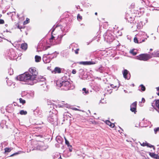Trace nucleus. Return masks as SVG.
I'll return each mask as SVG.
<instances>
[{
    "label": "nucleus",
    "mask_w": 159,
    "mask_h": 159,
    "mask_svg": "<svg viewBox=\"0 0 159 159\" xmlns=\"http://www.w3.org/2000/svg\"><path fill=\"white\" fill-rule=\"evenodd\" d=\"M29 71L30 74L26 73L18 76L16 77V79L19 81L28 82L29 84L31 85L41 81L43 83L42 84H40L41 86H43L44 88L47 87V86L44 81L45 78L41 77L38 78L37 79V76L38 74V72L35 67H31L29 69Z\"/></svg>",
    "instance_id": "1"
},
{
    "label": "nucleus",
    "mask_w": 159,
    "mask_h": 159,
    "mask_svg": "<svg viewBox=\"0 0 159 159\" xmlns=\"http://www.w3.org/2000/svg\"><path fill=\"white\" fill-rule=\"evenodd\" d=\"M66 77H63L61 80L57 81L56 84L59 87H61V89L65 90H68L72 89L74 88V87L71 83L68 80H65Z\"/></svg>",
    "instance_id": "2"
},
{
    "label": "nucleus",
    "mask_w": 159,
    "mask_h": 159,
    "mask_svg": "<svg viewBox=\"0 0 159 159\" xmlns=\"http://www.w3.org/2000/svg\"><path fill=\"white\" fill-rule=\"evenodd\" d=\"M61 26L57 25H54L51 29V37L49 39V44L51 45H55L60 43V41H58V38L59 36H55V34L54 32L55 30H57L61 29Z\"/></svg>",
    "instance_id": "3"
},
{
    "label": "nucleus",
    "mask_w": 159,
    "mask_h": 159,
    "mask_svg": "<svg viewBox=\"0 0 159 159\" xmlns=\"http://www.w3.org/2000/svg\"><path fill=\"white\" fill-rule=\"evenodd\" d=\"M104 39L107 42H112L114 39V37L110 33L109 31H107L104 35Z\"/></svg>",
    "instance_id": "4"
},
{
    "label": "nucleus",
    "mask_w": 159,
    "mask_h": 159,
    "mask_svg": "<svg viewBox=\"0 0 159 159\" xmlns=\"http://www.w3.org/2000/svg\"><path fill=\"white\" fill-rule=\"evenodd\" d=\"M152 56L149 54H142L137 57L136 59L140 60L147 61Z\"/></svg>",
    "instance_id": "5"
},
{
    "label": "nucleus",
    "mask_w": 159,
    "mask_h": 159,
    "mask_svg": "<svg viewBox=\"0 0 159 159\" xmlns=\"http://www.w3.org/2000/svg\"><path fill=\"white\" fill-rule=\"evenodd\" d=\"M144 32H140L138 34L136 35V37L134 38V42L136 43H140L145 41L144 39H141L139 37L141 36H143L142 35H144Z\"/></svg>",
    "instance_id": "6"
},
{
    "label": "nucleus",
    "mask_w": 159,
    "mask_h": 159,
    "mask_svg": "<svg viewBox=\"0 0 159 159\" xmlns=\"http://www.w3.org/2000/svg\"><path fill=\"white\" fill-rule=\"evenodd\" d=\"M47 114L48 116V120L52 124L53 123L54 120V117L56 116L51 111L48 112Z\"/></svg>",
    "instance_id": "7"
},
{
    "label": "nucleus",
    "mask_w": 159,
    "mask_h": 159,
    "mask_svg": "<svg viewBox=\"0 0 159 159\" xmlns=\"http://www.w3.org/2000/svg\"><path fill=\"white\" fill-rule=\"evenodd\" d=\"M8 55L11 59H15L17 56L16 53L13 49L10 50Z\"/></svg>",
    "instance_id": "8"
},
{
    "label": "nucleus",
    "mask_w": 159,
    "mask_h": 159,
    "mask_svg": "<svg viewBox=\"0 0 159 159\" xmlns=\"http://www.w3.org/2000/svg\"><path fill=\"white\" fill-rule=\"evenodd\" d=\"M48 148L47 145H45L43 143L39 144L37 147V149L41 151L45 150Z\"/></svg>",
    "instance_id": "9"
},
{
    "label": "nucleus",
    "mask_w": 159,
    "mask_h": 159,
    "mask_svg": "<svg viewBox=\"0 0 159 159\" xmlns=\"http://www.w3.org/2000/svg\"><path fill=\"white\" fill-rule=\"evenodd\" d=\"M50 54H51V53H48L47 54L43 55V60L44 63H47L50 62L51 59L50 57H48V56Z\"/></svg>",
    "instance_id": "10"
},
{
    "label": "nucleus",
    "mask_w": 159,
    "mask_h": 159,
    "mask_svg": "<svg viewBox=\"0 0 159 159\" xmlns=\"http://www.w3.org/2000/svg\"><path fill=\"white\" fill-rule=\"evenodd\" d=\"M97 63L96 61H82L80 62V63L84 65H91L95 64Z\"/></svg>",
    "instance_id": "11"
},
{
    "label": "nucleus",
    "mask_w": 159,
    "mask_h": 159,
    "mask_svg": "<svg viewBox=\"0 0 159 159\" xmlns=\"http://www.w3.org/2000/svg\"><path fill=\"white\" fill-rule=\"evenodd\" d=\"M137 102H133L130 106V110L133 112H136Z\"/></svg>",
    "instance_id": "12"
},
{
    "label": "nucleus",
    "mask_w": 159,
    "mask_h": 159,
    "mask_svg": "<svg viewBox=\"0 0 159 159\" xmlns=\"http://www.w3.org/2000/svg\"><path fill=\"white\" fill-rule=\"evenodd\" d=\"M128 71L127 70H125L123 72V76L125 78L128 80L129 79L130 77V75L129 74L128 75Z\"/></svg>",
    "instance_id": "13"
},
{
    "label": "nucleus",
    "mask_w": 159,
    "mask_h": 159,
    "mask_svg": "<svg viewBox=\"0 0 159 159\" xmlns=\"http://www.w3.org/2000/svg\"><path fill=\"white\" fill-rule=\"evenodd\" d=\"M26 96L29 99L32 98L34 96V92L33 91L29 92L27 93Z\"/></svg>",
    "instance_id": "14"
},
{
    "label": "nucleus",
    "mask_w": 159,
    "mask_h": 159,
    "mask_svg": "<svg viewBox=\"0 0 159 159\" xmlns=\"http://www.w3.org/2000/svg\"><path fill=\"white\" fill-rule=\"evenodd\" d=\"M149 154L151 157L153 158L156 159H159V156L155 154L154 153L150 152Z\"/></svg>",
    "instance_id": "15"
},
{
    "label": "nucleus",
    "mask_w": 159,
    "mask_h": 159,
    "mask_svg": "<svg viewBox=\"0 0 159 159\" xmlns=\"http://www.w3.org/2000/svg\"><path fill=\"white\" fill-rule=\"evenodd\" d=\"M143 24L142 22L140 21L137 23V25L136 26L137 28L138 29H140L143 26Z\"/></svg>",
    "instance_id": "16"
},
{
    "label": "nucleus",
    "mask_w": 159,
    "mask_h": 159,
    "mask_svg": "<svg viewBox=\"0 0 159 159\" xmlns=\"http://www.w3.org/2000/svg\"><path fill=\"white\" fill-rule=\"evenodd\" d=\"M21 48L22 49L25 50L27 48V44L26 43H22L21 45Z\"/></svg>",
    "instance_id": "17"
},
{
    "label": "nucleus",
    "mask_w": 159,
    "mask_h": 159,
    "mask_svg": "<svg viewBox=\"0 0 159 159\" xmlns=\"http://www.w3.org/2000/svg\"><path fill=\"white\" fill-rule=\"evenodd\" d=\"M106 124L107 125H109L110 126L111 128H114L115 126L114 124L113 123H111L110 121L108 120H107L106 121Z\"/></svg>",
    "instance_id": "18"
},
{
    "label": "nucleus",
    "mask_w": 159,
    "mask_h": 159,
    "mask_svg": "<svg viewBox=\"0 0 159 159\" xmlns=\"http://www.w3.org/2000/svg\"><path fill=\"white\" fill-rule=\"evenodd\" d=\"M56 139L57 141L59 143H61L63 141L62 138L59 136H57Z\"/></svg>",
    "instance_id": "19"
},
{
    "label": "nucleus",
    "mask_w": 159,
    "mask_h": 159,
    "mask_svg": "<svg viewBox=\"0 0 159 159\" xmlns=\"http://www.w3.org/2000/svg\"><path fill=\"white\" fill-rule=\"evenodd\" d=\"M54 71L55 73H60L61 72V69L59 67H56L54 70Z\"/></svg>",
    "instance_id": "20"
},
{
    "label": "nucleus",
    "mask_w": 159,
    "mask_h": 159,
    "mask_svg": "<svg viewBox=\"0 0 159 159\" xmlns=\"http://www.w3.org/2000/svg\"><path fill=\"white\" fill-rule=\"evenodd\" d=\"M35 61L36 62H39L40 61L41 57L40 56L36 55L35 57Z\"/></svg>",
    "instance_id": "21"
},
{
    "label": "nucleus",
    "mask_w": 159,
    "mask_h": 159,
    "mask_svg": "<svg viewBox=\"0 0 159 159\" xmlns=\"http://www.w3.org/2000/svg\"><path fill=\"white\" fill-rule=\"evenodd\" d=\"M82 91L84 95H87L89 93V91L86 90L85 88H83L82 89Z\"/></svg>",
    "instance_id": "22"
},
{
    "label": "nucleus",
    "mask_w": 159,
    "mask_h": 159,
    "mask_svg": "<svg viewBox=\"0 0 159 159\" xmlns=\"http://www.w3.org/2000/svg\"><path fill=\"white\" fill-rule=\"evenodd\" d=\"M141 88V89H139L140 91L141 90L142 91H144L145 90V87L143 84H141L140 85L139 87V88Z\"/></svg>",
    "instance_id": "23"
},
{
    "label": "nucleus",
    "mask_w": 159,
    "mask_h": 159,
    "mask_svg": "<svg viewBox=\"0 0 159 159\" xmlns=\"http://www.w3.org/2000/svg\"><path fill=\"white\" fill-rule=\"evenodd\" d=\"M156 107L158 108L157 111L159 113V100H157L156 102Z\"/></svg>",
    "instance_id": "24"
},
{
    "label": "nucleus",
    "mask_w": 159,
    "mask_h": 159,
    "mask_svg": "<svg viewBox=\"0 0 159 159\" xmlns=\"http://www.w3.org/2000/svg\"><path fill=\"white\" fill-rule=\"evenodd\" d=\"M19 113L21 115H25L27 114V112L26 111L22 110L20 111Z\"/></svg>",
    "instance_id": "25"
},
{
    "label": "nucleus",
    "mask_w": 159,
    "mask_h": 159,
    "mask_svg": "<svg viewBox=\"0 0 159 159\" xmlns=\"http://www.w3.org/2000/svg\"><path fill=\"white\" fill-rule=\"evenodd\" d=\"M58 106L60 107H68V104L65 103H63L62 104H59Z\"/></svg>",
    "instance_id": "26"
},
{
    "label": "nucleus",
    "mask_w": 159,
    "mask_h": 159,
    "mask_svg": "<svg viewBox=\"0 0 159 159\" xmlns=\"http://www.w3.org/2000/svg\"><path fill=\"white\" fill-rule=\"evenodd\" d=\"M126 19L129 21H130V22L131 23L132 22V21H133L134 19V18H132L131 17H127Z\"/></svg>",
    "instance_id": "27"
},
{
    "label": "nucleus",
    "mask_w": 159,
    "mask_h": 159,
    "mask_svg": "<svg viewBox=\"0 0 159 159\" xmlns=\"http://www.w3.org/2000/svg\"><path fill=\"white\" fill-rule=\"evenodd\" d=\"M11 149L8 148H5V152H11Z\"/></svg>",
    "instance_id": "28"
},
{
    "label": "nucleus",
    "mask_w": 159,
    "mask_h": 159,
    "mask_svg": "<svg viewBox=\"0 0 159 159\" xmlns=\"http://www.w3.org/2000/svg\"><path fill=\"white\" fill-rule=\"evenodd\" d=\"M19 100L20 102L22 104H25V100L21 98H20L19 99Z\"/></svg>",
    "instance_id": "29"
},
{
    "label": "nucleus",
    "mask_w": 159,
    "mask_h": 159,
    "mask_svg": "<svg viewBox=\"0 0 159 159\" xmlns=\"http://www.w3.org/2000/svg\"><path fill=\"white\" fill-rule=\"evenodd\" d=\"M130 53L134 56L135 55L137 54L136 52H134L133 50H130Z\"/></svg>",
    "instance_id": "30"
},
{
    "label": "nucleus",
    "mask_w": 159,
    "mask_h": 159,
    "mask_svg": "<svg viewBox=\"0 0 159 159\" xmlns=\"http://www.w3.org/2000/svg\"><path fill=\"white\" fill-rule=\"evenodd\" d=\"M63 36V35H58L57 36H59L58 38V41H60V43H61L62 39Z\"/></svg>",
    "instance_id": "31"
},
{
    "label": "nucleus",
    "mask_w": 159,
    "mask_h": 159,
    "mask_svg": "<svg viewBox=\"0 0 159 159\" xmlns=\"http://www.w3.org/2000/svg\"><path fill=\"white\" fill-rule=\"evenodd\" d=\"M8 73L10 75H11L13 74V70L12 69H10L9 70Z\"/></svg>",
    "instance_id": "32"
},
{
    "label": "nucleus",
    "mask_w": 159,
    "mask_h": 159,
    "mask_svg": "<svg viewBox=\"0 0 159 159\" xmlns=\"http://www.w3.org/2000/svg\"><path fill=\"white\" fill-rule=\"evenodd\" d=\"M146 146H147L149 148H152L154 147L153 146L151 145V144L147 143V142L146 144Z\"/></svg>",
    "instance_id": "33"
},
{
    "label": "nucleus",
    "mask_w": 159,
    "mask_h": 159,
    "mask_svg": "<svg viewBox=\"0 0 159 159\" xmlns=\"http://www.w3.org/2000/svg\"><path fill=\"white\" fill-rule=\"evenodd\" d=\"M29 19L27 18L26 19V20L24 21V25L27 24L29 22Z\"/></svg>",
    "instance_id": "34"
},
{
    "label": "nucleus",
    "mask_w": 159,
    "mask_h": 159,
    "mask_svg": "<svg viewBox=\"0 0 159 159\" xmlns=\"http://www.w3.org/2000/svg\"><path fill=\"white\" fill-rule=\"evenodd\" d=\"M51 54H50L51 55H53V57H52V58H51V59H52V58H53L54 57H56L57 56V54H56V53H52V54L51 53Z\"/></svg>",
    "instance_id": "35"
},
{
    "label": "nucleus",
    "mask_w": 159,
    "mask_h": 159,
    "mask_svg": "<svg viewBox=\"0 0 159 159\" xmlns=\"http://www.w3.org/2000/svg\"><path fill=\"white\" fill-rule=\"evenodd\" d=\"M65 139L66 144L68 146H69V141H67L66 138H65Z\"/></svg>",
    "instance_id": "36"
},
{
    "label": "nucleus",
    "mask_w": 159,
    "mask_h": 159,
    "mask_svg": "<svg viewBox=\"0 0 159 159\" xmlns=\"http://www.w3.org/2000/svg\"><path fill=\"white\" fill-rule=\"evenodd\" d=\"M113 88H117V89L119 88V86L118 87H117L116 86H115L114 84H111L110 85Z\"/></svg>",
    "instance_id": "37"
},
{
    "label": "nucleus",
    "mask_w": 159,
    "mask_h": 159,
    "mask_svg": "<svg viewBox=\"0 0 159 159\" xmlns=\"http://www.w3.org/2000/svg\"><path fill=\"white\" fill-rule=\"evenodd\" d=\"M140 145L142 146H146V142H143V143H140Z\"/></svg>",
    "instance_id": "38"
},
{
    "label": "nucleus",
    "mask_w": 159,
    "mask_h": 159,
    "mask_svg": "<svg viewBox=\"0 0 159 159\" xmlns=\"http://www.w3.org/2000/svg\"><path fill=\"white\" fill-rule=\"evenodd\" d=\"M19 154V152H16L15 153H14L13 154H12L10 156V157H12V156H14V155H18Z\"/></svg>",
    "instance_id": "39"
},
{
    "label": "nucleus",
    "mask_w": 159,
    "mask_h": 159,
    "mask_svg": "<svg viewBox=\"0 0 159 159\" xmlns=\"http://www.w3.org/2000/svg\"><path fill=\"white\" fill-rule=\"evenodd\" d=\"M79 50V48L77 49L76 50H75V52L76 54H78V52Z\"/></svg>",
    "instance_id": "40"
},
{
    "label": "nucleus",
    "mask_w": 159,
    "mask_h": 159,
    "mask_svg": "<svg viewBox=\"0 0 159 159\" xmlns=\"http://www.w3.org/2000/svg\"><path fill=\"white\" fill-rule=\"evenodd\" d=\"M77 19L81 20L82 19V17L81 16H80L79 14H78L77 16Z\"/></svg>",
    "instance_id": "41"
},
{
    "label": "nucleus",
    "mask_w": 159,
    "mask_h": 159,
    "mask_svg": "<svg viewBox=\"0 0 159 159\" xmlns=\"http://www.w3.org/2000/svg\"><path fill=\"white\" fill-rule=\"evenodd\" d=\"M4 21L3 20L0 19V24H3L4 23Z\"/></svg>",
    "instance_id": "42"
},
{
    "label": "nucleus",
    "mask_w": 159,
    "mask_h": 159,
    "mask_svg": "<svg viewBox=\"0 0 159 159\" xmlns=\"http://www.w3.org/2000/svg\"><path fill=\"white\" fill-rule=\"evenodd\" d=\"M154 133L155 134H157V132L158 131L157 128L154 129Z\"/></svg>",
    "instance_id": "43"
},
{
    "label": "nucleus",
    "mask_w": 159,
    "mask_h": 159,
    "mask_svg": "<svg viewBox=\"0 0 159 159\" xmlns=\"http://www.w3.org/2000/svg\"><path fill=\"white\" fill-rule=\"evenodd\" d=\"M71 109L74 110L76 111V110H79L78 109H77V108H76L75 107H72V108H71Z\"/></svg>",
    "instance_id": "44"
},
{
    "label": "nucleus",
    "mask_w": 159,
    "mask_h": 159,
    "mask_svg": "<svg viewBox=\"0 0 159 159\" xmlns=\"http://www.w3.org/2000/svg\"><path fill=\"white\" fill-rule=\"evenodd\" d=\"M76 73L75 70H73L72 71V73L73 74H75Z\"/></svg>",
    "instance_id": "45"
},
{
    "label": "nucleus",
    "mask_w": 159,
    "mask_h": 159,
    "mask_svg": "<svg viewBox=\"0 0 159 159\" xmlns=\"http://www.w3.org/2000/svg\"><path fill=\"white\" fill-rule=\"evenodd\" d=\"M69 151L70 152H71L72 151V148H71V146H70V147L69 148Z\"/></svg>",
    "instance_id": "46"
},
{
    "label": "nucleus",
    "mask_w": 159,
    "mask_h": 159,
    "mask_svg": "<svg viewBox=\"0 0 159 159\" xmlns=\"http://www.w3.org/2000/svg\"><path fill=\"white\" fill-rule=\"evenodd\" d=\"M67 116L70 118H71V116H72V115L70 113H68Z\"/></svg>",
    "instance_id": "47"
},
{
    "label": "nucleus",
    "mask_w": 159,
    "mask_h": 159,
    "mask_svg": "<svg viewBox=\"0 0 159 159\" xmlns=\"http://www.w3.org/2000/svg\"><path fill=\"white\" fill-rule=\"evenodd\" d=\"M9 80H8V81H7V85H8L9 86H11V84H9Z\"/></svg>",
    "instance_id": "48"
},
{
    "label": "nucleus",
    "mask_w": 159,
    "mask_h": 159,
    "mask_svg": "<svg viewBox=\"0 0 159 159\" xmlns=\"http://www.w3.org/2000/svg\"><path fill=\"white\" fill-rule=\"evenodd\" d=\"M142 102H145V100L144 99V98H143L142 99Z\"/></svg>",
    "instance_id": "49"
},
{
    "label": "nucleus",
    "mask_w": 159,
    "mask_h": 159,
    "mask_svg": "<svg viewBox=\"0 0 159 159\" xmlns=\"http://www.w3.org/2000/svg\"><path fill=\"white\" fill-rule=\"evenodd\" d=\"M57 155L58 156L59 155L60 156V157L58 158H61V156L60 155V154L59 153H57Z\"/></svg>",
    "instance_id": "50"
},
{
    "label": "nucleus",
    "mask_w": 159,
    "mask_h": 159,
    "mask_svg": "<svg viewBox=\"0 0 159 159\" xmlns=\"http://www.w3.org/2000/svg\"><path fill=\"white\" fill-rule=\"evenodd\" d=\"M112 92V90L111 89H110L109 91V93H111Z\"/></svg>",
    "instance_id": "51"
},
{
    "label": "nucleus",
    "mask_w": 159,
    "mask_h": 159,
    "mask_svg": "<svg viewBox=\"0 0 159 159\" xmlns=\"http://www.w3.org/2000/svg\"><path fill=\"white\" fill-rule=\"evenodd\" d=\"M159 10V8H158V9H155V8L153 9H152V10Z\"/></svg>",
    "instance_id": "52"
},
{
    "label": "nucleus",
    "mask_w": 159,
    "mask_h": 159,
    "mask_svg": "<svg viewBox=\"0 0 159 159\" xmlns=\"http://www.w3.org/2000/svg\"><path fill=\"white\" fill-rule=\"evenodd\" d=\"M157 31L159 33V26H158L157 28Z\"/></svg>",
    "instance_id": "53"
},
{
    "label": "nucleus",
    "mask_w": 159,
    "mask_h": 159,
    "mask_svg": "<svg viewBox=\"0 0 159 159\" xmlns=\"http://www.w3.org/2000/svg\"><path fill=\"white\" fill-rule=\"evenodd\" d=\"M2 123H6V121L5 120H3L2 121Z\"/></svg>",
    "instance_id": "54"
},
{
    "label": "nucleus",
    "mask_w": 159,
    "mask_h": 159,
    "mask_svg": "<svg viewBox=\"0 0 159 159\" xmlns=\"http://www.w3.org/2000/svg\"><path fill=\"white\" fill-rule=\"evenodd\" d=\"M153 38H154L153 39L154 40H155V39H156V38L155 36H154Z\"/></svg>",
    "instance_id": "55"
},
{
    "label": "nucleus",
    "mask_w": 159,
    "mask_h": 159,
    "mask_svg": "<svg viewBox=\"0 0 159 159\" xmlns=\"http://www.w3.org/2000/svg\"><path fill=\"white\" fill-rule=\"evenodd\" d=\"M157 90H159V87L157 88Z\"/></svg>",
    "instance_id": "56"
},
{
    "label": "nucleus",
    "mask_w": 159,
    "mask_h": 159,
    "mask_svg": "<svg viewBox=\"0 0 159 159\" xmlns=\"http://www.w3.org/2000/svg\"><path fill=\"white\" fill-rule=\"evenodd\" d=\"M11 105H9V106H7V109H8V107L10 106V107H11Z\"/></svg>",
    "instance_id": "57"
},
{
    "label": "nucleus",
    "mask_w": 159,
    "mask_h": 159,
    "mask_svg": "<svg viewBox=\"0 0 159 159\" xmlns=\"http://www.w3.org/2000/svg\"><path fill=\"white\" fill-rule=\"evenodd\" d=\"M6 31L7 32H8V31L7 30H6Z\"/></svg>",
    "instance_id": "58"
},
{
    "label": "nucleus",
    "mask_w": 159,
    "mask_h": 159,
    "mask_svg": "<svg viewBox=\"0 0 159 159\" xmlns=\"http://www.w3.org/2000/svg\"><path fill=\"white\" fill-rule=\"evenodd\" d=\"M95 15H97V12H95Z\"/></svg>",
    "instance_id": "59"
},
{
    "label": "nucleus",
    "mask_w": 159,
    "mask_h": 159,
    "mask_svg": "<svg viewBox=\"0 0 159 159\" xmlns=\"http://www.w3.org/2000/svg\"><path fill=\"white\" fill-rule=\"evenodd\" d=\"M157 129H158V131L159 132V127L157 128Z\"/></svg>",
    "instance_id": "60"
},
{
    "label": "nucleus",
    "mask_w": 159,
    "mask_h": 159,
    "mask_svg": "<svg viewBox=\"0 0 159 159\" xmlns=\"http://www.w3.org/2000/svg\"><path fill=\"white\" fill-rule=\"evenodd\" d=\"M152 49H151H151H150V51H152Z\"/></svg>",
    "instance_id": "61"
},
{
    "label": "nucleus",
    "mask_w": 159,
    "mask_h": 159,
    "mask_svg": "<svg viewBox=\"0 0 159 159\" xmlns=\"http://www.w3.org/2000/svg\"><path fill=\"white\" fill-rule=\"evenodd\" d=\"M157 94L158 96H159V92L158 93H157Z\"/></svg>",
    "instance_id": "62"
},
{
    "label": "nucleus",
    "mask_w": 159,
    "mask_h": 159,
    "mask_svg": "<svg viewBox=\"0 0 159 159\" xmlns=\"http://www.w3.org/2000/svg\"><path fill=\"white\" fill-rule=\"evenodd\" d=\"M6 25V26H7V25Z\"/></svg>",
    "instance_id": "63"
}]
</instances>
